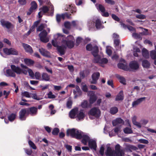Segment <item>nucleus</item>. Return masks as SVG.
Wrapping results in <instances>:
<instances>
[{"label":"nucleus","instance_id":"obj_28","mask_svg":"<svg viewBox=\"0 0 156 156\" xmlns=\"http://www.w3.org/2000/svg\"><path fill=\"white\" fill-rule=\"evenodd\" d=\"M66 17L67 18H69V16L67 13L62 14L61 15H57L56 16V20L58 22H60L61 18H63V19H64Z\"/></svg>","mask_w":156,"mask_h":156},{"label":"nucleus","instance_id":"obj_64","mask_svg":"<svg viewBox=\"0 0 156 156\" xmlns=\"http://www.w3.org/2000/svg\"><path fill=\"white\" fill-rule=\"evenodd\" d=\"M132 37L135 38H139L140 37V34L135 33H133L132 34Z\"/></svg>","mask_w":156,"mask_h":156},{"label":"nucleus","instance_id":"obj_26","mask_svg":"<svg viewBox=\"0 0 156 156\" xmlns=\"http://www.w3.org/2000/svg\"><path fill=\"white\" fill-rule=\"evenodd\" d=\"M124 62L125 60H123L124 63H119L118 65V66L119 68L126 70L127 69V66L126 62Z\"/></svg>","mask_w":156,"mask_h":156},{"label":"nucleus","instance_id":"obj_13","mask_svg":"<svg viewBox=\"0 0 156 156\" xmlns=\"http://www.w3.org/2000/svg\"><path fill=\"white\" fill-rule=\"evenodd\" d=\"M38 113L37 108L35 107H32L29 109L28 113L32 116L37 115Z\"/></svg>","mask_w":156,"mask_h":156},{"label":"nucleus","instance_id":"obj_34","mask_svg":"<svg viewBox=\"0 0 156 156\" xmlns=\"http://www.w3.org/2000/svg\"><path fill=\"white\" fill-rule=\"evenodd\" d=\"M5 75L7 76H10V68L9 66L4 68L3 70Z\"/></svg>","mask_w":156,"mask_h":156},{"label":"nucleus","instance_id":"obj_24","mask_svg":"<svg viewBox=\"0 0 156 156\" xmlns=\"http://www.w3.org/2000/svg\"><path fill=\"white\" fill-rule=\"evenodd\" d=\"M120 23L121 27H122L123 28L126 29L127 28L131 32H134L135 31V28L133 27L126 25L124 23H122L121 22H120Z\"/></svg>","mask_w":156,"mask_h":156},{"label":"nucleus","instance_id":"obj_3","mask_svg":"<svg viewBox=\"0 0 156 156\" xmlns=\"http://www.w3.org/2000/svg\"><path fill=\"white\" fill-rule=\"evenodd\" d=\"M11 67L12 70L14 73H12L10 71V76H15V73H16L17 74H20L22 73L25 75H27V73H28L29 75L33 79H34V74L33 71L30 69L28 68L26 69H27V70L25 69H22L20 67H16L14 65H11Z\"/></svg>","mask_w":156,"mask_h":156},{"label":"nucleus","instance_id":"obj_10","mask_svg":"<svg viewBox=\"0 0 156 156\" xmlns=\"http://www.w3.org/2000/svg\"><path fill=\"white\" fill-rule=\"evenodd\" d=\"M37 8V5L36 2L34 1H32L30 3V7L27 14L28 15H30L32 12L36 11Z\"/></svg>","mask_w":156,"mask_h":156},{"label":"nucleus","instance_id":"obj_47","mask_svg":"<svg viewBox=\"0 0 156 156\" xmlns=\"http://www.w3.org/2000/svg\"><path fill=\"white\" fill-rule=\"evenodd\" d=\"M87 26L90 27H92L94 26V21L91 20H89L87 21Z\"/></svg>","mask_w":156,"mask_h":156},{"label":"nucleus","instance_id":"obj_7","mask_svg":"<svg viewBox=\"0 0 156 156\" xmlns=\"http://www.w3.org/2000/svg\"><path fill=\"white\" fill-rule=\"evenodd\" d=\"M94 57V62L98 63L101 66L103 67H104V65L105 64H106L108 62V60L106 58H101V57L98 55V53L97 55Z\"/></svg>","mask_w":156,"mask_h":156},{"label":"nucleus","instance_id":"obj_39","mask_svg":"<svg viewBox=\"0 0 156 156\" xmlns=\"http://www.w3.org/2000/svg\"><path fill=\"white\" fill-rule=\"evenodd\" d=\"M96 7L98 9L100 10L101 12L105 11V9L103 5L99 4H97L96 5Z\"/></svg>","mask_w":156,"mask_h":156},{"label":"nucleus","instance_id":"obj_63","mask_svg":"<svg viewBox=\"0 0 156 156\" xmlns=\"http://www.w3.org/2000/svg\"><path fill=\"white\" fill-rule=\"evenodd\" d=\"M31 97L33 99L37 100H39L40 99V98L37 97L35 93L31 94Z\"/></svg>","mask_w":156,"mask_h":156},{"label":"nucleus","instance_id":"obj_55","mask_svg":"<svg viewBox=\"0 0 156 156\" xmlns=\"http://www.w3.org/2000/svg\"><path fill=\"white\" fill-rule=\"evenodd\" d=\"M148 121L147 120L143 119L141 120L139 123L140 124V125L141 126V128L143 126L146 125L148 122Z\"/></svg>","mask_w":156,"mask_h":156},{"label":"nucleus","instance_id":"obj_46","mask_svg":"<svg viewBox=\"0 0 156 156\" xmlns=\"http://www.w3.org/2000/svg\"><path fill=\"white\" fill-rule=\"evenodd\" d=\"M81 106L83 108H87L88 106V103L87 101L84 100L81 104Z\"/></svg>","mask_w":156,"mask_h":156},{"label":"nucleus","instance_id":"obj_44","mask_svg":"<svg viewBox=\"0 0 156 156\" xmlns=\"http://www.w3.org/2000/svg\"><path fill=\"white\" fill-rule=\"evenodd\" d=\"M34 79L37 80H41V75L40 73L38 72H36L34 74Z\"/></svg>","mask_w":156,"mask_h":156},{"label":"nucleus","instance_id":"obj_33","mask_svg":"<svg viewBox=\"0 0 156 156\" xmlns=\"http://www.w3.org/2000/svg\"><path fill=\"white\" fill-rule=\"evenodd\" d=\"M142 55L144 58H148L149 57V53L147 50L145 48H143L142 50Z\"/></svg>","mask_w":156,"mask_h":156},{"label":"nucleus","instance_id":"obj_50","mask_svg":"<svg viewBox=\"0 0 156 156\" xmlns=\"http://www.w3.org/2000/svg\"><path fill=\"white\" fill-rule=\"evenodd\" d=\"M106 52L107 54L109 56L111 55L112 53V48L110 47H107L106 48Z\"/></svg>","mask_w":156,"mask_h":156},{"label":"nucleus","instance_id":"obj_1","mask_svg":"<svg viewBox=\"0 0 156 156\" xmlns=\"http://www.w3.org/2000/svg\"><path fill=\"white\" fill-rule=\"evenodd\" d=\"M75 40L73 36L69 35L66 38L64 35L57 33L54 35L52 44L55 47H57L58 51L61 55L64 54L66 47L73 48L74 45Z\"/></svg>","mask_w":156,"mask_h":156},{"label":"nucleus","instance_id":"obj_41","mask_svg":"<svg viewBox=\"0 0 156 156\" xmlns=\"http://www.w3.org/2000/svg\"><path fill=\"white\" fill-rule=\"evenodd\" d=\"M28 144L30 147L33 149L36 150L37 149V147L35 144L31 140H29L28 141Z\"/></svg>","mask_w":156,"mask_h":156},{"label":"nucleus","instance_id":"obj_16","mask_svg":"<svg viewBox=\"0 0 156 156\" xmlns=\"http://www.w3.org/2000/svg\"><path fill=\"white\" fill-rule=\"evenodd\" d=\"M78 109L76 108L73 109L69 112V115L70 117L72 119L74 118L76 115H77Z\"/></svg>","mask_w":156,"mask_h":156},{"label":"nucleus","instance_id":"obj_6","mask_svg":"<svg viewBox=\"0 0 156 156\" xmlns=\"http://www.w3.org/2000/svg\"><path fill=\"white\" fill-rule=\"evenodd\" d=\"M82 143L85 145L87 144L88 142L89 147L92 149L96 151L97 150V144L96 141L94 139H90L87 135L83 136V138L82 140Z\"/></svg>","mask_w":156,"mask_h":156},{"label":"nucleus","instance_id":"obj_27","mask_svg":"<svg viewBox=\"0 0 156 156\" xmlns=\"http://www.w3.org/2000/svg\"><path fill=\"white\" fill-rule=\"evenodd\" d=\"M41 9L42 11H40L38 13V16L39 18H40L42 17L43 12L45 13L47 12L48 11V9L46 6H43Z\"/></svg>","mask_w":156,"mask_h":156},{"label":"nucleus","instance_id":"obj_18","mask_svg":"<svg viewBox=\"0 0 156 156\" xmlns=\"http://www.w3.org/2000/svg\"><path fill=\"white\" fill-rule=\"evenodd\" d=\"M129 66L131 68L133 69H137L139 67V65L137 62L135 61L131 62Z\"/></svg>","mask_w":156,"mask_h":156},{"label":"nucleus","instance_id":"obj_12","mask_svg":"<svg viewBox=\"0 0 156 156\" xmlns=\"http://www.w3.org/2000/svg\"><path fill=\"white\" fill-rule=\"evenodd\" d=\"M88 94L90 96L89 102L90 104H93L97 99V97L94 94L93 91H90L88 92Z\"/></svg>","mask_w":156,"mask_h":156},{"label":"nucleus","instance_id":"obj_30","mask_svg":"<svg viewBox=\"0 0 156 156\" xmlns=\"http://www.w3.org/2000/svg\"><path fill=\"white\" fill-rule=\"evenodd\" d=\"M1 23L2 25L4 27H6L8 29H9L10 27V23L7 21L4 20H2L1 21Z\"/></svg>","mask_w":156,"mask_h":156},{"label":"nucleus","instance_id":"obj_23","mask_svg":"<svg viewBox=\"0 0 156 156\" xmlns=\"http://www.w3.org/2000/svg\"><path fill=\"white\" fill-rule=\"evenodd\" d=\"M124 122L123 121L121 118H117L112 122L113 125V126L119 125L120 124H123Z\"/></svg>","mask_w":156,"mask_h":156},{"label":"nucleus","instance_id":"obj_35","mask_svg":"<svg viewBox=\"0 0 156 156\" xmlns=\"http://www.w3.org/2000/svg\"><path fill=\"white\" fill-rule=\"evenodd\" d=\"M42 80L46 81H48L50 80V76L46 73H43L42 75Z\"/></svg>","mask_w":156,"mask_h":156},{"label":"nucleus","instance_id":"obj_11","mask_svg":"<svg viewBox=\"0 0 156 156\" xmlns=\"http://www.w3.org/2000/svg\"><path fill=\"white\" fill-rule=\"evenodd\" d=\"M100 73L98 72L94 73L92 75V80L90 81L91 83L94 84H96L100 77Z\"/></svg>","mask_w":156,"mask_h":156},{"label":"nucleus","instance_id":"obj_52","mask_svg":"<svg viewBox=\"0 0 156 156\" xmlns=\"http://www.w3.org/2000/svg\"><path fill=\"white\" fill-rule=\"evenodd\" d=\"M49 109L51 110V115L54 114L56 112V111L55 110H53V109L54 108V106L53 105H50L49 106Z\"/></svg>","mask_w":156,"mask_h":156},{"label":"nucleus","instance_id":"obj_22","mask_svg":"<svg viewBox=\"0 0 156 156\" xmlns=\"http://www.w3.org/2000/svg\"><path fill=\"white\" fill-rule=\"evenodd\" d=\"M27 112L26 109H22L19 113L20 118L22 120H24L26 119L25 114Z\"/></svg>","mask_w":156,"mask_h":156},{"label":"nucleus","instance_id":"obj_9","mask_svg":"<svg viewBox=\"0 0 156 156\" xmlns=\"http://www.w3.org/2000/svg\"><path fill=\"white\" fill-rule=\"evenodd\" d=\"M86 49L88 51H91L92 53L94 56H95L98 53V48L96 46H92L91 44H87L86 47Z\"/></svg>","mask_w":156,"mask_h":156},{"label":"nucleus","instance_id":"obj_20","mask_svg":"<svg viewBox=\"0 0 156 156\" xmlns=\"http://www.w3.org/2000/svg\"><path fill=\"white\" fill-rule=\"evenodd\" d=\"M39 51L43 56L46 57H50V53L44 49L41 48L39 49Z\"/></svg>","mask_w":156,"mask_h":156},{"label":"nucleus","instance_id":"obj_38","mask_svg":"<svg viewBox=\"0 0 156 156\" xmlns=\"http://www.w3.org/2000/svg\"><path fill=\"white\" fill-rule=\"evenodd\" d=\"M133 50L134 56L135 57L138 56V55L137 53L140 52V49L137 47H134L133 48Z\"/></svg>","mask_w":156,"mask_h":156},{"label":"nucleus","instance_id":"obj_29","mask_svg":"<svg viewBox=\"0 0 156 156\" xmlns=\"http://www.w3.org/2000/svg\"><path fill=\"white\" fill-rule=\"evenodd\" d=\"M95 26L98 29L103 28V26L102 25L101 20L98 19H97L95 20Z\"/></svg>","mask_w":156,"mask_h":156},{"label":"nucleus","instance_id":"obj_51","mask_svg":"<svg viewBox=\"0 0 156 156\" xmlns=\"http://www.w3.org/2000/svg\"><path fill=\"white\" fill-rule=\"evenodd\" d=\"M104 145H102L101 146L99 153L101 156H103L104 154Z\"/></svg>","mask_w":156,"mask_h":156},{"label":"nucleus","instance_id":"obj_4","mask_svg":"<svg viewBox=\"0 0 156 156\" xmlns=\"http://www.w3.org/2000/svg\"><path fill=\"white\" fill-rule=\"evenodd\" d=\"M46 27V24H42L39 26L37 29V31H42L39 35L41 41L44 43L47 42L49 41V38L47 37V35L48 33L50 32V30L49 28H47L48 32H47L45 30H44Z\"/></svg>","mask_w":156,"mask_h":156},{"label":"nucleus","instance_id":"obj_21","mask_svg":"<svg viewBox=\"0 0 156 156\" xmlns=\"http://www.w3.org/2000/svg\"><path fill=\"white\" fill-rule=\"evenodd\" d=\"M137 148L132 145L130 144H126L125 148L126 151L128 152H131L132 150H136Z\"/></svg>","mask_w":156,"mask_h":156},{"label":"nucleus","instance_id":"obj_59","mask_svg":"<svg viewBox=\"0 0 156 156\" xmlns=\"http://www.w3.org/2000/svg\"><path fill=\"white\" fill-rule=\"evenodd\" d=\"M39 23V22H38V21H36V22H35L34 24V25L33 26L31 27L30 30V31L31 32L33 31L34 30V29L35 27L37 26Z\"/></svg>","mask_w":156,"mask_h":156},{"label":"nucleus","instance_id":"obj_42","mask_svg":"<svg viewBox=\"0 0 156 156\" xmlns=\"http://www.w3.org/2000/svg\"><path fill=\"white\" fill-rule=\"evenodd\" d=\"M76 90H74L73 92L74 94L75 95V97H76L78 95L76 94L77 93L78 94H80V90L79 87L78 86H76Z\"/></svg>","mask_w":156,"mask_h":156},{"label":"nucleus","instance_id":"obj_54","mask_svg":"<svg viewBox=\"0 0 156 156\" xmlns=\"http://www.w3.org/2000/svg\"><path fill=\"white\" fill-rule=\"evenodd\" d=\"M124 132L126 133H132L131 129L128 127H126L124 129Z\"/></svg>","mask_w":156,"mask_h":156},{"label":"nucleus","instance_id":"obj_62","mask_svg":"<svg viewBox=\"0 0 156 156\" xmlns=\"http://www.w3.org/2000/svg\"><path fill=\"white\" fill-rule=\"evenodd\" d=\"M82 90L84 92H87L88 91V88L87 85L85 84H82Z\"/></svg>","mask_w":156,"mask_h":156},{"label":"nucleus","instance_id":"obj_15","mask_svg":"<svg viewBox=\"0 0 156 156\" xmlns=\"http://www.w3.org/2000/svg\"><path fill=\"white\" fill-rule=\"evenodd\" d=\"M83 110H81L79 112H77L76 117L78 120H80L83 119L85 116V114L83 112Z\"/></svg>","mask_w":156,"mask_h":156},{"label":"nucleus","instance_id":"obj_61","mask_svg":"<svg viewBox=\"0 0 156 156\" xmlns=\"http://www.w3.org/2000/svg\"><path fill=\"white\" fill-rule=\"evenodd\" d=\"M64 26L67 28H70L71 26V23L69 22H65L64 23Z\"/></svg>","mask_w":156,"mask_h":156},{"label":"nucleus","instance_id":"obj_49","mask_svg":"<svg viewBox=\"0 0 156 156\" xmlns=\"http://www.w3.org/2000/svg\"><path fill=\"white\" fill-rule=\"evenodd\" d=\"M136 17L137 19L140 20H144L146 18V16L145 15L141 14H140L136 15Z\"/></svg>","mask_w":156,"mask_h":156},{"label":"nucleus","instance_id":"obj_37","mask_svg":"<svg viewBox=\"0 0 156 156\" xmlns=\"http://www.w3.org/2000/svg\"><path fill=\"white\" fill-rule=\"evenodd\" d=\"M117 78L118 79L119 82L124 85L126 84V81L125 78L123 76L119 75L117 76Z\"/></svg>","mask_w":156,"mask_h":156},{"label":"nucleus","instance_id":"obj_19","mask_svg":"<svg viewBox=\"0 0 156 156\" xmlns=\"http://www.w3.org/2000/svg\"><path fill=\"white\" fill-rule=\"evenodd\" d=\"M137 117L136 115H133L131 118V119L132 122L134 125L136 126L139 128H141V126L140 124L139 123V122L136 121Z\"/></svg>","mask_w":156,"mask_h":156},{"label":"nucleus","instance_id":"obj_14","mask_svg":"<svg viewBox=\"0 0 156 156\" xmlns=\"http://www.w3.org/2000/svg\"><path fill=\"white\" fill-rule=\"evenodd\" d=\"M145 99V97H143L139 98L136 100L134 101L132 103V106L133 107H136L137 105L141 103L142 102L144 101Z\"/></svg>","mask_w":156,"mask_h":156},{"label":"nucleus","instance_id":"obj_58","mask_svg":"<svg viewBox=\"0 0 156 156\" xmlns=\"http://www.w3.org/2000/svg\"><path fill=\"white\" fill-rule=\"evenodd\" d=\"M59 129L58 128H54L52 131V133L54 135H58L59 132Z\"/></svg>","mask_w":156,"mask_h":156},{"label":"nucleus","instance_id":"obj_32","mask_svg":"<svg viewBox=\"0 0 156 156\" xmlns=\"http://www.w3.org/2000/svg\"><path fill=\"white\" fill-rule=\"evenodd\" d=\"M21 97L23 98L26 97L27 98H30L31 97V94L27 91L22 92L21 93Z\"/></svg>","mask_w":156,"mask_h":156},{"label":"nucleus","instance_id":"obj_25","mask_svg":"<svg viewBox=\"0 0 156 156\" xmlns=\"http://www.w3.org/2000/svg\"><path fill=\"white\" fill-rule=\"evenodd\" d=\"M123 92L122 90H121L116 96L115 100L116 101H121L123 100Z\"/></svg>","mask_w":156,"mask_h":156},{"label":"nucleus","instance_id":"obj_60","mask_svg":"<svg viewBox=\"0 0 156 156\" xmlns=\"http://www.w3.org/2000/svg\"><path fill=\"white\" fill-rule=\"evenodd\" d=\"M48 98H55V96L52 94L51 91H50L48 94Z\"/></svg>","mask_w":156,"mask_h":156},{"label":"nucleus","instance_id":"obj_48","mask_svg":"<svg viewBox=\"0 0 156 156\" xmlns=\"http://www.w3.org/2000/svg\"><path fill=\"white\" fill-rule=\"evenodd\" d=\"M118 111V109L116 107L112 108L110 110V113L112 114H114L116 113Z\"/></svg>","mask_w":156,"mask_h":156},{"label":"nucleus","instance_id":"obj_43","mask_svg":"<svg viewBox=\"0 0 156 156\" xmlns=\"http://www.w3.org/2000/svg\"><path fill=\"white\" fill-rule=\"evenodd\" d=\"M67 9H66V10L70 11L72 13H73L74 12H75L76 10V9L72 6V5H68Z\"/></svg>","mask_w":156,"mask_h":156},{"label":"nucleus","instance_id":"obj_17","mask_svg":"<svg viewBox=\"0 0 156 156\" xmlns=\"http://www.w3.org/2000/svg\"><path fill=\"white\" fill-rule=\"evenodd\" d=\"M23 46L26 52L30 54L33 53V50L32 48L29 45L27 44H23Z\"/></svg>","mask_w":156,"mask_h":156},{"label":"nucleus","instance_id":"obj_53","mask_svg":"<svg viewBox=\"0 0 156 156\" xmlns=\"http://www.w3.org/2000/svg\"><path fill=\"white\" fill-rule=\"evenodd\" d=\"M150 55L151 58L153 59L156 58V51H152L151 52Z\"/></svg>","mask_w":156,"mask_h":156},{"label":"nucleus","instance_id":"obj_57","mask_svg":"<svg viewBox=\"0 0 156 156\" xmlns=\"http://www.w3.org/2000/svg\"><path fill=\"white\" fill-rule=\"evenodd\" d=\"M4 121L6 124L8 123L10 121V115H8L4 117Z\"/></svg>","mask_w":156,"mask_h":156},{"label":"nucleus","instance_id":"obj_2","mask_svg":"<svg viewBox=\"0 0 156 156\" xmlns=\"http://www.w3.org/2000/svg\"><path fill=\"white\" fill-rule=\"evenodd\" d=\"M121 147L118 144L115 146V151L110 146L109 144L107 145V150L105 154L107 156H124V151L121 149Z\"/></svg>","mask_w":156,"mask_h":156},{"label":"nucleus","instance_id":"obj_40","mask_svg":"<svg viewBox=\"0 0 156 156\" xmlns=\"http://www.w3.org/2000/svg\"><path fill=\"white\" fill-rule=\"evenodd\" d=\"M4 55L7 56L10 55V48H4L3 49Z\"/></svg>","mask_w":156,"mask_h":156},{"label":"nucleus","instance_id":"obj_31","mask_svg":"<svg viewBox=\"0 0 156 156\" xmlns=\"http://www.w3.org/2000/svg\"><path fill=\"white\" fill-rule=\"evenodd\" d=\"M24 62L28 66H31L33 65L34 63V61L31 59L28 58H24Z\"/></svg>","mask_w":156,"mask_h":156},{"label":"nucleus","instance_id":"obj_8","mask_svg":"<svg viewBox=\"0 0 156 156\" xmlns=\"http://www.w3.org/2000/svg\"><path fill=\"white\" fill-rule=\"evenodd\" d=\"M90 116H93L96 118H98L101 115V112L99 109L97 107L92 108L89 112Z\"/></svg>","mask_w":156,"mask_h":156},{"label":"nucleus","instance_id":"obj_5","mask_svg":"<svg viewBox=\"0 0 156 156\" xmlns=\"http://www.w3.org/2000/svg\"><path fill=\"white\" fill-rule=\"evenodd\" d=\"M80 130L75 128L69 129L66 131V135L77 139L83 138V136L86 135Z\"/></svg>","mask_w":156,"mask_h":156},{"label":"nucleus","instance_id":"obj_56","mask_svg":"<svg viewBox=\"0 0 156 156\" xmlns=\"http://www.w3.org/2000/svg\"><path fill=\"white\" fill-rule=\"evenodd\" d=\"M18 54L17 51L15 49L10 48V55H17Z\"/></svg>","mask_w":156,"mask_h":156},{"label":"nucleus","instance_id":"obj_45","mask_svg":"<svg viewBox=\"0 0 156 156\" xmlns=\"http://www.w3.org/2000/svg\"><path fill=\"white\" fill-rule=\"evenodd\" d=\"M72 100L70 98H69L66 103V106L68 108H70L72 107Z\"/></svg>","mask_w":156,"mask_h":156},{"label":"nucleus","instance_id":"obj_36","mask_svg":"<svg viewBox=\"0 0 156 156\" xmlns=\"http://www.w3.org/2000/svg\"><path fill=\"white\" fill-rule=\"evenodd\" d=\"M142 66L143 67L146 68H148L150 66L149 62L147 60H144L143 61L142 63Z\"/></svg>","mask_w":156,"mask_h":156}]
</instances>
